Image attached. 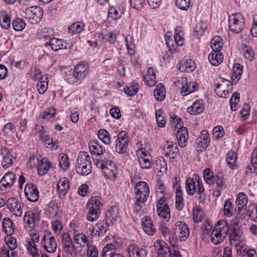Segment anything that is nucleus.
Listing matches in <instances>:
<instances>
[{
  "label": "nucleus",
  "instance_id": "nucleus-32",
  "mask_svg": "<svg viewBox=\"0 0 257 257\" xmlns=\"http://www.w3.org/2000/svg\"><path fill=\"white\" fill-rule=\"evenodd\" d=\"M178 129L176 134V138L178 140L179 146L183 148L187 145L188 138V131L187 128L184 126Z\"/></svg>",
  "mask_w": 257,
  "mask_h": 257
},
{
  "label": "nucleus",
  "instance_id": "nucleus-33",
  "mask_svg": "<svg viewBox=\"0 0 257 257\" xmlns=\"http://www.w3.org/2000/svg\"><path fill=\"white\" fill-rule=\"evenodd\" d=\"M143 77L145 83L148 86L152 87L156 83L155 70L152 67L148 69L146 74L144 75Z\"/></svg>",
  "mask_w": 257,
  "mask_h": 257
},
{
  "label": "nucleus",
  "instance_id": "nucleus-24",
  "mask_svg": "<svg viewBox=\"0 0 257 257\" xmlns=\"http://www.w3.org/2000/svg\"><path fill=\"white\" fill-rule=\"evenodd\" d=\"M2 154L3 155V161L2 166L4 169H7L11 167L16 160L15 157L14 156L13 151H10L6 148L2 150Z\"/></svg>",
  "mask_w": 257,
  "mask_h": 257
},
{
  "label": "nucleus",
  "instance_id": "nucleus-1",
  "mask_svg": "<svg viewBox=\"0 0 257 257\" xmlns=\"http://www.w3.org/2000/svg\"><path fill=\"white\" fill-rule=\"evenodd\" d=\"M134 211L139 214L144 213L146 202L150 195L149 185L145 181L137 182L134 189Z\"/></svg>",
  "mask_w": 257,
  "mask_h": 257
},
{
  "label": "nucleus",
  "instance_id": "nucleus-5",
  "mask_svg": "<svg viewBox=\"0 0 257 257\" xmlns=\"http://www.w3.org/2000/svg\"><path fill=\"white\" fill-rule=\"evenodd\" d=\"M91 162L90 158L87 152L79 153L77 160L76 171L78 174L86 176L91 172Z\"/></svg>",
  "mask_w": 257,
  "mask_h": 257
},
{
  "label": "nucleus",
  "instance_id": "nucleus-61",
  "mask_svg": "<svg viewBox=\"0 0 257 257\" xmlns=\"http://www.w3.org/2000/svg\"><path fill=\"white\" fill-rule=\"evenodd\" d=\"M73 239L75 243L81 246H84L86 244L87 246L88 240L86 236L83 233H78L73 236Z\"/></svg>",
  "mask_w": 257,
  "mask_h": 257
},
{
  "label": "nucleus",
  "instance_id": "nucleus-64",
  "mask_svg": "<svg viewBox=\"0 0 257 257\" xmlns=\"http://www.w3.org/2000/svg\"><path fill=\"white\" fill-rule=\"evenodd\" d=\"M12 26L15 31H20L25 28L26 24L23 19L18 18L13 21Z\"/></svg>",
  "mask_w": 257,
  "mask_h": 257
},
{
  "label": "nucleus",
  "instance_id": "nucleus-14",
  "mask_svg": "<svg viewBox=\"0 0 257 257\" xmlns=\"http://www.w3.org/2000/svg\"><path fill=\"white\" fill-rule=\"evenodd\" d=\"M174 233L180 241H184L188 238L190 231L187 224L183 221H177L174 226Z\"/></svg>",
  "mask_w": 257,
  "mask_h": 257
},
{
  "label": "nucleus",
  "instance_id": "nucleus-45",
  "mask_svg": "<svg viewBox=\"0 0 257 257\" xmlns=\"http://www.w3.org/2000/svg\"><path fill=\"white\" fill-rule=\"evenodd\" d=\"M104 38L102 33H96L94 34L92 40L87 42L90 46H93L94 48H99L102 45Z\"/></svg>",
  "mask_w": 257,
  "mask_h": 257
},
{
  "label": "nucleus",
  "instance_id": "nucleus-50",
  "mask_svg": "<svg viewBox=\"0 0 257 257\" xmlns=\"http://www.w3.org/2000/svg\"><path fill=\"white\" fill-rule=\"evenodd\" d=\"M98 139L104 144L109 145L111 144V138L109 133L105 129H100L97 133Z\"/></svg>",
  "mask_w": 257,
  "mask_h": 257
},
{
  "label": "nucleus",
  "instance_id": "nucleus-9",
  "mask_svg": "<svg viewBox=\"0 0 257 257\" xmlns=\"http://www.w3.org/2000/svg\"><path fill=\"white\" fill-rule=\"evenodd\" d=\"M62 245L63 248L62 257H72L76 254V248L69 234H63Z\"/></svg>",
  "mask_w": 257,
  "mask_h": 257
},
{
  "label": "nucleus",
  "instance_id": "nucleus-48",
  "mask_svg": "<svg viewBox=\"0 0 257 257\" xmlns=\"http://www.w3.org/2000/svg\"><path fill=\"white\" fill-rule=\"evenodd\" d=\"M84 24L81 22H77L71 24L68 28V32L72 35L79 34L84 29Z\"/></svg>",
  "mask_w": 257,
  "mask_h": 257
},
{
  "label": "nucleus",
  "instance_id": "nucleus-41",
  "mask_svg": "<svg viewBox=\"0 0 257 257\" xmlns=\"http://www.w3.org/2000/svg\"><path fill=\"white\" fill-rule=\"evenodd\" d=\"M100 168L103 170V173L105 176L109 179H114L116 178V167L109 168L105 166L104 163H100Z\"/></svg>",
  "mask_w": 257,
  "mask_h": 257
},
{
  "label": "nucleus",
  "instance_id": "nucleus-31",
  "mask_svg": "<svg viewBox=\"0 0 257 257\" xmlns=\"http://www.w3.org/2000/svg\"><path fill=\"white\" fill-rule=\"evenodd\" d=\"M142 226L144 231L148 235H153L156 232V228L149 216H145L142 218Z\"/></svg>",
  "mask_w": 257,
  "mask_h": 257
},
{
  "label": "nucleus",
  "instance_id": "nucleus-4",
  "mask_svg": "<svg viewBox=\"0 0 257 257\" xmlns=\"http://www.w3.org/2000/svg\"><path fill=\"white\" fill-rule=\"evenodd\" d=\"M229 229L230 226L226 220L218 221L211 231L210 237L212 242L214 244L222 242L226 237Z\"/></svg>",
  "mask_w": 257,
  "mask_h": 257
},
{
  "label": "nucleus",
  "instance_id": "nucleus-46",
  "mask_svg": "<svg viewBox=\"0 0 257 257\" xmlns=\"http://www.w3.org/2000/svg\"><path fill=\"white\" fill-rule=\"evenodd\" d=\"M56 113V110L55 108L51 107L42 112L40 114V116L42 119L43 123H46L51 118L55 117Z\"/></svg>",
  "mask_w": 257,
  "mask_h": 257
},
{
  "label": "nucleus",
  "instance_id": "nucleus-43",
  "mask_svg": "<svg viewBox=\"0 0 257 257\" xmlns=\"http://www.w3.org/2000/svg\"><path fill=\"white\" fill-rule=\"evenodd\" d=\"M237 155L233 151H230L226 155V162L227 166L232 170L237 167Z\"/></svg>",
  "mask_w": 257,
  "mask_h": 257
},
{
  "label": "nucleus",
  "instance_id": "nucleus-2",
  "mask_svg": "<svg viewBox=\"0 0 257 257\" xmlns=\"http://www.w3.org/2000/svg\"><path fill=\"white\" fill-rule=\"evenodd\" d=\"M185 185L186 192L189 196L193 195L196 193L199 195V202H204L206 199L204 194L205 189L202 179L199 175L194 174L192 177L187 178L185 181Z\"/></svg>",
  "mask_w": 257,
  "mask_h": 257
},
{
  "label": "nucleus",
  "instance_id": "nucleus-8",
  "mask_svg": "<svg viewBox=\"0 0 257 257\" xmlns=\"http://www.w3.org/2000/svg\"><path fill=\"white\" fill-rule=\"evenodd\" d=\"M176 85H181L180 93L183 96H186L198 90L199 85L196 82H187L186 77H181L176 82Z\"/></svg>",
  "mask_w": 257,
  "mask_h": 257
},
{
  "label": "nucleus",
  "instance_id": "nucleus-54",
  "mask_svg": "<svg viewBox=\"0 0 257 257\" xmlns=\"http://www.w3.org/2000/svg\"><path fill=\"white\" fill-rule=\"evenodd\" d=\"M246 215L254 222H257V206L254 204H250L246 211Z\"/></svg>",
  "mask_w": 257,
  "mask_h": 257
},
{
  "label": "nucleus",
  "instance_id": "nucleus-25",
  "mask_svg": "<svg viewBox=\"0 0 257 257\" xmlns=\"http://www.w3.org/2000/svg\"><path fill=\"white\" fill-rule=\"evenodd\" d=\"M127 251L129 257H146L147 253L146 248L139 247L135 244L130 245Z\"/></svg>",
  "mask_w": 257,
  "mask_h": 257
},
{
  "label": "nucleus",
  "instance_id": "nucleus-17",
  "mask_svg": "<svg viewBox=\"0 0 257 257\" xmlns=\"http://www.w3.org/2000/svg\"><path fill=\"white\" fill-rule=\"evenodd\" d=\"M154 246L159 257H171V249L165 241L156 240L154 243Z\"/></svg>",
  "mask_w": 257,
  "mask_h": 257
},
{
  "label": "nucleus",
  "instance_id": "nucleus-51",
  "mask_svg": "<svg viewBox=\"0 0 257 257\" xmlns=\"http://www.w3.org/2000/svg\"><path fill=\"white\" fill-rule=\"evenodd\" d=\"M203 178L206 183L211 186L214 184L216 177V176H213V172L210 169L207 168L203 171Z\"/></svg>",
  "mask_w": 257,
  "mask_h": 257
},
{
  "label": "nucleus",
  "instance_id": "nucleus-10",
  "mask_svg": "<svg viewBox=\"0 0 257 257\" xmlns=\"http://www.w3.org/2000/svg\"><path fill=\"white\" fill-rule=\"evenodd\" d=\"M156 207L158 215L165 221L168 222L171 217V214L165 196H162L158 199Z\"/></svg>",
  "mask_w": 257,
  "mask_h": 257
},
{
  "label": "nucleus",
  "instance_id": "nucleus-12",
  "mask_svg": "<svg viewBox=\"0 0 257 257\" xmlns=\"http://www.w3.org/2000/svg\"><path fill=\"white\" fill-rule=\"evenodd\" d=\"M220 82L215 84V91L219 97L225 98L232 89L231 86L234 84L231 81L220 78Z\"/></svg>",
  "mask_w": 257,
  "mask_h": 257
},
{
  "label": "nucleus",
  "instance_id": "nucleus-28",
  "mask_svg": "<svg viewBox=\"0 0 257 257\" xmlns=\"http://www.w3.org/2000/svg\"><path fill=\"white\" fill-rule=\"evenodd\" d=\"M52 164L49 161L47 158H44L40 160L38 164L37 170L39 175L43 176L47 174L51 168Z\"/></svg>",
  "mask_w": 257,
  "mask_h": 257
},
{
  "label": "nucleus",
  "instance_id": "nucleus-11",
  "mask_svg": "<svg viewBox=\"0 0 257 257\" xmlns=\"http://www.w3.org/2000/svg\"><path fill=\"white\" fill-rule=\"evenodd\" d=\"M31 24H37L43 17L42 9L39 7H31L26 9L23 16Z\"/></svg>",
  "mask_w": 257,
  "mask_h": 257
},
{
  "label": "nucleus",
  "instance_id": "nucleus-29",
  "mask_svg": "<svg viewBox=\"0 0 257 257\" xmlns=\"http://www.w3.org/2000/svg\"><path fill=\"white\" fill-rule=\"evenodd\" d=\"M204 109V103L202 100L198 99L191 106L187 108V111L191 115H197L202 113Z\"/></svg>",
  "mask_w": 257,
  "mask_h": 257
},
{
  "label": "nucleus",
  "instance_id": "nucleus-6",
  "mask_svg": "<svg viewBox=\"0 0 257 257\" xmlns=\"http://www.w3.org/2000/svg\"><path fill=\"white\" fill-rule=\"evenodd\" d=\"M183 33L182 28L178 27L175 29V33L174 36V41L169 37L166 38V45L169 50L172 53L178 52V46H182L184 43V38L182 37Z\"/></svg>",
  "mask_w": 257,
  "mask_h": 257
},
{
  "label": "nucleus",
  "instance_id": "nucleus-58",
  "mask_svg": "<svg viewBox=\"0 0 257 257\" xmlns=\"http://www.w3.org/2000/svg\"><path fill=\"white\" fill-rule=\"evenodd\" d=\"M3 228L6 233L11 235L13 233L14 229L13 227V223L9 218H5L3 221Z\"/></svg>",
  "mask_w": 257,
  "mask_h": 257
},
{
  "label": "nucleus",
  "instance_id": "nucleus-13",
  "mask_svg": "<svg viewBox=\"0 0 257 257\" xmlns=\"http://www.w3.org/2000/svg\"><path fill=\"white\" fill-rule=\"evenodd\" d=\"M35 130L39 134L41 140L45 145L47 146V147L54 150H57L59 148V146L58 145V143L53 141V140L50 138L48 135V132L44 131L43 126L36 125Z\"/></svg>",
  "mask_w": 257,
  "mask_h": 257
},
{
  "label": "nucleus",
  "instance_id": "nucleus-7",
  "mask_svg": "<svg viewBox=\"0 0 257 257\" xmlns=\"http://www.w3.org/2000/svg\"><path fill=\"white\" fill-rule=\"evenodd\" d=\"M244 22L243 16L240 13H234L229 17L228 27L234 34L239 33L243 29Z\"/></svg>",
  "mask_w": 257,
  "mask_h": 257
},
{
  "label": "nucleus",
  "instance_id": "nucleus-23",
  "mask_svg": "<svg viewBox=\"0 0 257 257\" xmlns=\"http://www.w3.org/2000/svg\"><path fill=\"white\" fill-rule=\"evenodd\" d=\"M7 205L14 215L21 216L22 214V208L18 199L10 198L7 201Z\"/></svg>",
  "mask_w": 257,
  "mask_h": 257
},
{
  "label": "nucleus",
  "instance_id": "nucleus-27",
  "mask_svg": "<svg viewBox=\"0 0 257 257\" xmlns=\"http://www.w3.org/2000/svg\"><path fill=\"white\" fill-rule=\"evenodd\" d=\"M248 202V197L243 192L239 193L236 198V206L237 211L240 214L242 211L246 209V205Z\"/></svg>",
  "mask_w": 257,
  "mask_h": 257
},
{
  "label": "nucleus",
  "instance_id": "nucleus-22",
  "mask_svg": "<svg viewBox=\"0 0 257 257\" xmlns=\"http://www.w3.org/2000/svg\"><path fill=\"white\" fill-rule=\"evenodd\" d=\"M35 215L32 211H27L24 216V223L25 228L28 231L30 235H32L33 228L35 226Z\"/></svg>",
  "mask_w": 257,
  "mask_h": 257
},
{
  "label": "nucleus",
  "instance_id": "nucleus-26",
  "mask_svg": "<svg viewBox=\"0 0 257 257\" xmlns=\"http://www.w3.org/2000/svg\"><path fill=\"white\" fill-rule=\"evenodd\" d=\"M100 257H125L123 254L116 253V248L112 244L104 246L100 254Z\"/></svg>",
  "mask_w": 257,
  "mask_h": 257
},
{
  "label": "nucleus",
  "instance_id": "nucleus-19",
  "mask_svg": "<svg viewBox=\"0 0 257 257\" xmlns=\"http://www.w3.org/2000/svg\"><path fill=\"white\" fill-rule=\"evenodd\" d=\"M69 189L70 184L68 179L66 177L60 178L57 184V190L59 198L62 200L65 199Z\"/></svg>",
  "mask_w": 257,
  "mask_h": 257
},
{
  "label": "nucleus",
  "instance_id": "nucleus-56",
  "mask_svg": "<svg viewBox=\"0 0 257 257\" xmlns=\"http://www.w3.org/2000/svg\"><path fill=\"white\" fill-rule=\"evenodd\" d=\"M28 75L34 81H38L44 76H42V73L40 69L37 67H31L28 72Z\"/></svg>",
  "mask_w": 257,
  "mask_h": 257
},
{
  "label": "nucleus",
  "instance_id": "nucleus-39",
  "mask_svg": "<svg viewBox=\"0 0 257 257\" xmlns=\"http://www.w3.org/2000/svg\"><path fill=\"white\" fill-rule=\"evenodd\" d=\"M89 150L91 154L96 156H100L105 152V148L97 142H91L89 144Z\"/></svg>",
  "mask_w": 257,
  "mask_h": 257
},
{
  "label": "nucleus",
  "instance_id": "nucleus-35",
  "mask_svg": "<svg viewBox=\"0 0 257 257\" xmlns=\"http://www.w3.org/2000/svg\"><path fill=\"white\" fill-rule=\"evenodd\" d=\"M66 43L63 40L56 38H52L50 39L49 45L51 47L52 50L54 51H57L63 48L65 49ZM48 43H46V45L48 46Z\"/></svg>",
  "mask_w": 257,
  "mask_h": 257
},
{
  "label": "nucleus",
  "instance_id": "nucleus-47",
  "mask_svg": "<svg viewBox=\"0 0 257 257\" xmlns=\"http://www.w3.org/2000/svg\"><path fill=\"white\" fill-rule=\"evenodd\" d=\"M154 95L156 99L158 101H162L166 95L165 89L164 86L162 83H160L157 85L156 88L154 91Z\"/></svg>",
  "mask_w": 257,
  "mask_h": 257
},
{
  "label": "nucleus",
  "instance_id": "nucleus-62",
  "mask_svg": "<svg viewBox=\"0 0 257 257\" xmlns=\"http://www.w3.org/2000/svg\"><path fill=\"white\" fill-rule=\"evenodd\" d=\"M95 227L97 229L101 235H103L107 231L109 227V224L107 221L100 220L96 224Z\"/></svg>",
  "mask_w": 257,
  "mask_h": 257
},
{
  "label": "nucleus",
  "instance_id": "nucleus-34",
  "mask_svg": "<svg viewBox=\"0 0 257 257\" xmlns=\"http://www.w3.org/2000/svg\"><path fill=\"white\" fill-rule=\"evenodd\" d=\"M119 209L115 206L110 207L107 210L105 214V219L113 224L119 219Z\"/></svg>",
  "mask_w": 257,
  "mask_h": 257
},
{
  "label": "nucleus",
  "instance_id": "nucleus-53",
  "mask_svg": "<svg viewBox=\"0 0 257 257\" xmlns=\"http://www.w3.org/2000/svg\"><path fill=\"white\" fill-rule=\"evenodd\" d=\"M58 207L55 201H51L47 205V212L51 217H56L58 214Z\"/></svg>",
  "mask_w": 257,
  "mask_h": 257
},
{
  "label": "nucleus",
  "instance_id": "nucleus-49",
  "mask_svg": "<svg viewBox=\"0 0 257 257\" xmlns=\"http://www.w3.org/2000/svg\"><path fill=\"white\" fill-rule=\"evenodd\" d=\"M182 194V190L179 186L176 191V208L178 211L182 210L184 206Z\"/></svg>",
  "mask_w": 257,
  "mask_h": 257
},
{
  "label": "nucleus",
  "instance_id": "nucleus-30",
  "mask_svg": "<svg viewBox=\"0 0 257 257\" xmlns=\"http://www.w3.org/2000/svg\"><path fill=\"white\" fill-rule=\"evenodd\" d=\"M164 150L165 156L169 157L171 155H179V151L177 144L170 141H167L164 144Z\"/></svg>",
  "mask_w": 257,
  "mask_h": 257
},
{
  "label": "nucleus",
  "instance_id": "nucleus-37",
  "mask_svg": "<svg viewBox=\"0 0 257 257\" xmlns=\"http://www.w3.org/2000/svg\"><path fill=\"white\" fill-rule=\"evenodd\" d=\"M230 232L228 235L230 243L231 244H234L236 245L238 243L241 233L239 228L235 227H230L229 231Z\"/></svg>",
  "mask_w": 257,
  "mask_h": 257
},
{
  "label": "nucleus",
  "instance_id": "nucleus-16",
  "mask_svg": "<svg viewBox=\"0 0 257 257\" xmlns=\"http://www.w3.org/2000/svg\"><path fill=\"white\" fill-rule=\"evenodd\" d=\"M210 140L209 134L206 130H203L200 133V136L196 139L197 144L196 150L197 152L202 153L206 150L210 144Z\"/></svg>",
  "mask_w": 257,
  "mask_h": 257
},
{
  "label": "nucleus",
  "instance_id": "nucleus-40",
  "mask_svg": "<svg viewBox=\"0 0 257 257\" xmlns=\"http://www.w3.org/2000/svg\"><path fill=\"white\" fill-rule=\"evenodd\" d=\"M179 65L178 69L182 72H192L195 69L194 63L191 59L183 60Z\"/></svg>",
  "mask_w": 257,
  "mask_h": 257
},
{
  "label": "nucleus",
  "instance_id": "nucleus-36",
  "mask_svg": "<svg viewBox=\"0 0 257 257\" xmlns=\"http://www.w3.org/2000/svg\"><path fill=\"white\" fill-rule=\"evenodd\" d=\"M242 66L238 63L235 64L233 67L230 78L232 82L234 83V84H236L240 80L242 75Z\"/></svg>",
  "mask_w": 257,
  "mask_h": 257
},
{
  "label": "nucleus",
  "instance_id": "nucleus-60",
  "mask_svg": "<svg viewBox=\"0 0 257 257\" xmlns=\"http://www.w3.org/2000/svg\"><path fill=\"white\" fill-rule=\"evenodd\" d=\"M125 40L126 47L128 50V54L131 56L135 54L134 49L135 48L133 37L130 35H128L125 37Z\"/></svg>",
  "mask_w": 257,
  "mask_h": 257
},
{
  "label": "nucleus",
  "instance_id": "nucleus-3",
  "mask_svg": "<svg viewBox=\"0 0 257 257\" xmlns=\"http://www.w3.org/2000/svg\"><path fill=\"white\" fill-rule=\"evenodd\" d=\"M103 200L99 196L92 197L86 204V219L89 222H95L99 218Z\"/></svg>",
  "mask_w": 257,
  "mask_h": 257
},
{
  "label": "nucleus",
  "instance_id": "nucleus-44",
  "mask_svg": "<svg viewBox=\"0 0 257 257\" xmlns=\"http://www.w3.org/2000/svg\"><path fill=\"white\" fill-rule=\"evenodd\" d=\"M216 177L215 182L216 185L213 191V195L218 197L220 195V191L223 189L225 181L221 173L217 174Z\"/></svg>",
  "mask_w": 257,
  "mask_h": 257
},
{
  "label": "nucleus",
  "instance_id": "nucleus-15",
  "mask_svg": "<svg viewBox=\"0 0 257 257\" xmlns=\"http://www.w3.org/2000/svg\"><path fill=\"white\" fill-rule=\"evenodd\" d=\"M89 72V66L86 62H80L75 67L73 72V77L76 81L81 82Z\"/></svg>",
  "mask_w": 257,
  "mask_h": 257
},
{
  "label": "nucleus",
  "instance_id": "nucleus-55",
  "mask_svg": "<svg viewBox=\"0 0 257 257\" xmlns=\"http://www.w3.org/2000/svg\"><path fill=\"white\" fill-rule=\"evenodd\" d=\"M223 46L222 39L219 36L214 37L211 41V48L212 51H220Z\"/></svg>",
  "mask_w": 257,
  "mask_h": 257
},
{
  "label": "nucleus",
  "instance_id": "nucleus-18",
  "mask_svg": "<svg viewBox=\"0 0 257 257\" xmlns=\"http://www.w3.org/2000/svg\"><path fill=\"white\" fill-rule=\"evenodd\" d=\"M43 247L47 252L53 253L57 249V242L54 236H51V233L45 234L42 240Z\"/></svg>",
  "mask_w": 257,
  "mask_h": 257
},
{
  "label": "nucleus",
  "instance_id": "nucleus-63",
  "mask_svg": "<svg viewBox=\"0 0 257 257\" xmlns=\"http://www.w3.org/2000/svg\"><path fill=\"white\" fill-rule=\"evenodd\" d=\"M193 217L195 222H199L203 218V211L202 209L198 206H196L193 209Z\"/></svg>",
  "mask_w": 257,
  "mask_h": 257
},
{
  "label": "nucleus",
  "instance_id": "nucleus-57",
  "mask_svg": "<svg viewBox=\"0 0 257 257\" xmlns=\"http://www.w3.org/2000/svg\"><path fill=\"white\" fill-rule=\"evenodd\" d=\"M139 87L137 83H130L124 88V92L128 96H133L137 94Z\"/></svg>",
  "mask_w": 257,
  "mask_h": 257
},
{
  "label": "nucleus",
  "instance_id": "nucleus-42",
  "mask_svg": "<svg viewBox=\"0 0 257 257\" xmlns=\"http://www.w3.org/2000/svg\"><path fill=\"white\" fill-rule=\"evenodd\" d=\"M237 211L236 208L234 207L230 199H227L223 205V213L224 216L227 217L232 216Z\"/></svg>",
  "mask_w": 257,
  "mask_h": 257
},
{
  "label": "nucleus",
  "instance_id": "nucleus-38",
  "mask_svg": "<svg viewBox=\"0 0 257 257\" xmlns=\"http://www.w3.org/2000/svg\"><path fill=\"white\" fill-rule=\"evenodd\" d=\"M223 55L221 51H212L208 55V59L210 64L213 66H217L223 61Z\"/></svg>",
  "mask_w": 257,
  "mask_h": 257
},
{
  "label": "nucleus",
  "instance_id": "nucleus-20",
  "mask_svg": "<svg viewBox=\"0 0 257 257\" xmlns=\"http://www.w3.org/2000/svg\"><path fill=\"white\" fill-rule=\"evenodd\" d=\"M16 175L12 172H9L5 174L0 181V190L6 191L10 189L16 182Z\"/></svg>",
  "mask_w": 257,
  "mask_h": 257
},
{
  "label": "nucleus",
  "instance_id": "nucleus-52",
  "mask_svg": "<svg viewBox=\"0 0 257 257\" xmlns=\"http://www.w3.org/2000/svg\"><path fill=\"white\" fill-rule=\"evenodd\" d=\"M48 77L45 75L43 78L38 80L37 84L38 91L40 94H44L47 90L48 85Z\"/></svg>",
  "mask_w": 257,
  "mask_h": 257
},
{
  "label": "nucleus",
  "instance_id": "nucleus-59",
  "mask_svg": "<svg viewBox=\"0 0 257 257\" xmlns=\"http://www.w3.org/2000/svg\"><path fill=\"white\" fill-rule=\"evenodd\" d=\"M59 165L64 171L67 170L70 167V162L68 156L64 153L60 154Z\"/></svg>",
  "mask_w": 257,
  "mask_h": 257
},
{
  "label": "nucleus",
  "instance_id": "nucleus-21",
  "mask_svg": "<svg viewBox=\"0 0 257 257\" xmlns=\"http://www.w3.org/2000/svg\"><path fill=\"white\" fill-rule=\"evenodd\" d=\"M25 194L28 200L31 202H36L39 199L38 189L34 184H26L25 188Z\"/></svg>",
  "mask_w": 257,
  "mask_h": 257
}]
</instances>
